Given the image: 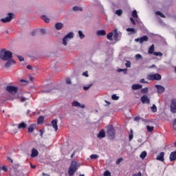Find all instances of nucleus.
<instances>
[{"mask_svg":"<svg viewBox=\"0 0 176 176\" xmlns=\"http://www.w3.org/2000/svg\"><path fill=\"white\" fill-rule=\"evenodd\" d=\"M13 57V53L10 51H8L6 50H2L0 53V58L3 61H8L5 67L6 68H9L12 64H16V61L12 59Z\"/></svg>","mask_w":176,"mask_h":176,"instance_id":"1","label":"nucleus"},{"mask_svg":"<svg viewBox=\"0 0 176 176\" xmlns=\"http://www.w3.org/2000/svg\"><path fill=\"white\" fill-rule=\"evenodd\" d=\"M77 170H78V162H76V161H72L68 169L69 175L74 176L75 173H76Z\"/></svg>","mask_w":176,"mask_h":176,"instance_id":"2","label":"nucleus"},{"mask_svg":"<svg viewBox=\"0 0 176 176\" xmlns=\"http://www.w3.org/2000/svg\"><path fill=\"white\" fill-rule=\"evenodd\" d=\"M107 137L110 138V140H113L115 138V128L112 126H109L107 131Z\"/></svg>","mask_w":176,"mask_h":176,"instance_id":"3","label":"nucleus"},{"mask_svg":"<svg viewBox=\"0 0 176 176\" xmlns=\"http://www.w3.org/2000/svg\"><path fill=\"white\" fill-rule=\"evenodd\" d=\"M148 80H160L162 76L159 74H149L147 76Z\"/></svg>","mask_w":176,"mask_h":176,"instance_id":"4","label":"nucleus"},{"mask_svg":"<svg viewBox=\"0 0 176 176\" xmlns=\"http://www.w3.org/2000/svg\"><path fill=\"white\" fill-rule=\"evenodd\" d=\"M72 38H74L73 32H69L68 34H67L63 39V43L64 46H67V45L68 44V40L72 39Z\"/></svg>","mask_w":176,"mask_h":176,"instance_id":"5","label":"nucleus"},{"mask_svg":"<svg viewBox=\"0 0 176 176\" xmlns=\"http://www.w3.org/2000/svg\"><path fill=\"white\" fill-rule=\"evenodd\" d=\"M148 41H149V38L146 35L135 39V42H140V45H142L144 42H148Z\"/></svg>","mask_w":176,"mask_h":176,"instance_id":"6","label":"nucleus"},{"mask_svg":"<svg viewBox=\"0 0 176 176\" xmlns=\"http://www.w3.org/2000/svg\"><path fill=\"white\" fill-rule=\"evenodd\" d=\"M6 90L10 93L11 94H16L17 93V87L13 86H7Z\"/></svg>","mask_w":176,"mask_h":176,"instance_id":"7","label":"nucleus"},{"mask_svg":"<svg viewBox=\"0 0 176 176\" xmlns=\"http://www.w3.org/2000/svg\"><path fill=\"white\" fill-rule=\"evenodd\" d=\"M13 19V13H8V16L1 19L2 23H10Z\"/></svg>","mask_w":176,"mask_h":176,"instance_id":"8","label":"nucleus"},{"mask_svg":"<svg viewBox=\"0 0 176 176\" xmlns=\"http://www.w3.org/2000/svg\"><path fill=\"white\" fill-rule=\"evenodd\" d=\"M170 111L173 113H176V100H172L170 102Z\"/></svg>","mask_w":176,"mask_h":176,"instance_id":"9","label":"nucleus"},{"mask_svg":"<svg viewBox=\"0 0 176 176\" xmlns=\"http://www.w3.org/2000/svg\"><path fill=\"white\" fill-rule=\"evenodd\" d=\"M155 87L157 89L158 94H162L166 91V89L162 85H155Z\"/></svg>","mask_w":176,"mask_h":176,"instance_id":"10","label":"nucleus"},{"mask_svg":"<svg viewBox=\"0 0 176 176\" xmlns=\"http://www.w3.org/2000/svg\"><path fill=\"white\" fill-rule=\"evenodd\" d=\"M141 101L142 104H149L151 102L149 98H148V96L146 95H144L143 96H142Z\"/></svg>","mask_w":176,"mask_h":176,"instance_id":"11","label":"nucleus"},{"mask_svg":"<svg viewBox=\"0 0 176 176\" xmlns=\"http://www.w3.org/2000/svg\"><path fill=\"white\" fill-rule=\"evenodd\" d=\"M51 123L53 129H54L55 131H57V130H58V126L57 125L58 120L57 119H54L51 122Z\"/></svg>","mask_w":176,"mask_h":176,"instance_id":"12","label":"nucleus"},{"mask_svg":"<svg viewBox=\"0 0 176 176\" xmlns=\"http://www.w3.org/2000/svg\"><path fill=\"white\" fill-rule=\"evenodd\" d=\"M160 162H164V152H161L156 157Z\"/></svg>","mask_w":176,"mask_h":176,"instance_id":"13","label":"nucleus"},{"mask_svg":"<svg viewBox=\"0 0 176 176\" xmlns=\"http://www.w3.org/2000/svg\"><path fill=\"white\" fill-rule=\"evenodd\" d=\"M64 27V24L62 23H56L55 24V28L57 30V31H60V30H63V28Z\"/></svg>","mask_w":176,"mask_h":176,"instance_id":"14","label":"nucleus"},{"mask_svg":"<svg viewBox=\"0 0 176 176\" xmlns=\"http://www.w3.org/2000/svg\"><path fill=\"white\" fill-rule=\"evenodd\" d=\"M38 155H39V152H38V150H36V148H32L31 157H36Z\"/></svg>","mask_w":176,"mask_h":176,"instance_id":"15","label":"nucleus"},{"mask_svg":"<svg viewBox=\"0 0 176 176\" xmlns=\"http://www.w3.org/2000/svg\"><path fill=\"white\" fill-rule=\"evenodd\" d=\"M18 129L19 130L27 129V124L25 123L24 122L19 123L18 125Z\"/></svg>","mask_w":176,"mask_h":176,"instance_id":"16","label":"nucleus"},{"mask_svg":"<svg viewBox=\"0 0 176 176\" xmlns=\"http://www.w3.org/2000/svg\"><path fill=\"white\" fill-rule=\"evenodd\" d=\"M98 138H105V131H104V129L100 130L98 134Z\"/></svg>","mask_w":176,"mask_h":176,"instance_id":"17","label":"nucleus"},{"mask_svg":"<svg viewBox=\"0 0 176 176\" xmlns=\"http://www.w3.org/2000/svg\"><path fill=\"white\" fill-rule=\"evenodd\" d=\"M72 106L73 107H79L80 108H85V104H82L79 103L78 101H74L72 102Z\"/></svg>","mask_w":176,"mask_h":176,"instance_id":"18","label":"nucleus"},{"mask_svg":"<svg viewBox=\"0 0 176 176\" xmlns=\"http://www.w3.org/2000/svg\"><path fill=\"white\" fill-rule=\"evenodd\" d=\"M170 162H174V160H176V151L170 153Z\"/></svg>","mask_w":176,"mask_h":176,"instance_id":"19","label":"nucleus"},{"mask_svg":"<svg viewBox=\"0 0 176 176\" xmlns=\"http://www.w3.org/2000/svg\"><path fill=\"white\" fill-rule=\"evenodd\" d=\"M97 35L98 36H104L107 35V32H105L104 30H98L97 32Z\"/></svg>","mask_w":176,"mask_h":176,"instance_id":"20","label":"nucleus"},{"mask_svg":"<svg viewBox=\"0 0 176 176\" xmlns=\"http://www.w3.org/2000/svg\"><path fill=\"white\" fill-rule=\"evenodd\" d=\"M139 89H142V86L140 84H134L132 85V90H139Z\"/></svg>","mask_w":176,"mask_h":176,"instance_id":"21","label":"nucleus"},{"mask_svg":"<svg viewBox=\"0 0 176 176\" xmlns=\"http://www.w3.org/2000/svg\"><path fill=\"white\" fill-rule=\"evenodd\" d=\"M148 54H154L155 53V45L153 44L150 46L148 51Z\"/></svg>","mask_w":176,"mask_h":176,"instance_id":"22","label":"nucleus"},{"mask_svg":"<svg viewBox=\"0 0 176 176\" xmlns=\"http://www.w3.org/2000/svg\"><path fill=\"white\" fill-rule=\"evenodd\" d=\"M44 120H45V117H43L42 116L38 117V118L37 120L38 124H42V123H43Z\"/></svg>","mask_w":176,"mask_h":176,"instance_id":"23","label":"nucleus"},{"mask_svg":"<svg viewBox=\"0 0 176 176\" xmlns=\"http://www.w3.org/2000/svg\"><path fill=\"white\" fill-rule=\"evenodd\" d=\"M41 19L45 21V23H50V19L47 18V16H46L45 15L41 16Z\"/></svg>","mask_w":176,"mask_h":176,"instance_id":"24","label":"nucleus"},{"mask_svg":"<svg viewBox=\"0 0 176 176\" xmlns=\"http://www.w3.org/2000/svg\"><path fill=\"white\" fill-rule=\"evenodd\" d=\"M113 36V33L112 32H109L107 35V38L109 41H113V38H112Z\"/></svg>","mask_w":176,"mask_h":176,"instance_id":"25","label":"nucleus"},{"mask_svg":"<svg viewBox=\"0 0 176 176\" xmlns=\"http://www.w3.org/2000/svg\"><path fill=\"white\" fill-rule=\"evenodd\" d=\"M73 10L74 12H78V11L82 12V11H83V8H82L81 7H78V6H74L73 8Z\"/></svg>","mask_w":176,"mask_h":176,"instance_id":"26","label":"nucleus"},{"mask_svg":"<svg viewBox=\"0 0 176 176\" xmlns=\"http://www.w3.org/2000/svg\"><path fill=\"white\" fill-rule=\"evenodd\" d=\"M146 129H147V131H148V133H152V131H153V130H155V127L151 126H149V125H147V126H146Z\"/></svg>","mask_w":176,"mask_h":176,"instance_id":"27","label":"nucleus"},{"mask_svg":"<svg viewBox=\"0 0 176 176\" xmlns=\"http://www.w3.org/2000/svg\"><path fill=\"white\" fill-rule=\"evenodd\" d=\"M155 14L160 16V17H162V19H166V15L162 13L160 11H157L155 12Z\"/></svg>","mask_w":176,"mask_h":176,"instance_id":"28","label":"nucleus"},{"mask_svg":"<svg viewBox=\"0 0 176 176\" xmlns=\"http://www.w3.org/2000/svg\"><path fill=\"white\" fill-rule=\"evenodd\" d=\"M34 124H31L29 127H28V131L29 133H32L34 130Z\"/></svg>","mask_w":176,"mask_h":176,"instance_id":"29","label":"nucleus"},{"mask_svg":"<svg viewBox=\"0 0 176 176\" xmlns=\"http://www.w3.org/2000/svg\"><path fill=\"white\" fill-rule=\"evenodd\" d=\"M119 37V33H118V30L115 29L114 30V34H113V38L115 39H118V38Z\"/></svg>","mask_w":176,"mask_h":176,"instance_id":"30","label":"nucleus"},{"mask_svg":"<svg viewBox=\"0 0 176 176\" xmlns=\"http://www.w3.org/2000/svg\"><path fill=\"white\" fill-rule=\"evenodd\" d=\"M116 14H117V16H121L123 14V10L121 9L116 10Z\"/></svg>","mask_w":176,"mask_h":176,"instance_id":"31","label":"nucleus"},{"mask_svg":"<svg viewBox=\"0 0 176 176\" xmlns=\"http://www.w3.org/2000/svg\"><path fill=\"white\" fill-rule=\"evenodd\" d=\"M132 16L135 19H138V14H137V10H134L132 12Z\"/></svg>","mask_w":176,"mask_h":176,"instance_id":"32","label":"nucleus"},{"mask_svg":"<svg viewBox=\"0 0 176 176\" xmlns=\"http://www.w3.org/2000/svg\"><path fill=\"white\" fill-rule=\"evenodd\" d=\"M148 87H145L141 89V93H142V94H148Z\"/></svg>","mask_w":176,"mask_h":176,"instance_id":"33","label":"nucleus"},{"mask_svg":"<svg viewBox=\"0 0 176 176\" xmlns=\"http://www.w3.org/2000/svg\"><path fill=\"white\" fill-rule=\"evenodd\" d=\"M126 31L128 32H134V34H135V32H137V31H135V29L130 28H126Z\"/></svg>","mask_w":176,"mask_h":176,"instance_id":"34","label":"nucleus"},{"mask_svg":"<svg viewBox=\"0 0 176 176\" xmlns=\"http://www.w3.org/2000/svg\"><path fill=\"white\" fill-rule=\"evenodd\" d=\"M78 35L80 39H83L85 38V34H83V32L80 30L78 31Z\"/></svg>","mask_w":176,"mask_h":176,"instance_id":"35","label":"nucleus"},{"mask_svg":"<svg viewBox=\"0 0 176 176\" xmlns=\"http://www.w3.org/2000/svg\"><path fill=\"white\" fill-rule=\"evenodd\" d=\"M144 157H146V151H143L140 154V158L144 159Z\"/></svg>","mask_w":176,"mask_h":176,"instance_id":"36","label":"nucleus"},{"mask_svg":"<svg viewBox=\"0 0 176 176\" xmlns=\"http://www.w3.org/2000/svg\"><path fill=\"white\" fill-rule=\"evenodd\" d=\"M112 100H114V101H116L119 100V96H116V94H113L111 96Z\"/></svg>","mask_w":176,"mask_h":176,"instance_id":"37","label":"nucleus"},{"mask_svg":"<svg viewBox=\"0 0 176 176\" xmlns=\"http://www.w3.org/2000/svg\"><path fill=\"white\" fill-rule=\"evenodd\" d=\"M151 111L152 112L157 111V107H156V105L153 104V107H151Z\"/></svg>","mask_w":176,"mask_h":176,"instance_id":"38","label":"nucleus"},{"mask_svg":"<svg viewBox=\"0 0 176 176\" xmlns=\"http://www.w3.org/2000/svg\"><path fill=\"white\" fill-rule=\"evenodd\" d=\"M153 54L154 56H159L160 57H162V56H163V54L160 52H155Z\"/></svg>","mask_w":176,"mask_h":176,"instance_id":"39","label":"nucleus"},{"mask_svg":"<svg viewBox=\"0 0 176 176\" xmlns=\"http://www.w3.org/2000/svg\"><path fill=\"white\" fill-rule=\"evenodd\" d=\"M118 72H124V74H127V69H117Z\"/></svg>","mask_w":176,"mask_h":176,"instance_id":"40","label":"nucleus"},{"mask_svg":"<svg viewBox=\"0 0 176 176\" xmlns=\"http://www.w3.org/2000/svg\"><path fill=\"white\" fill-rule=\"evenodd\" d=\"M125 66L126 68H130L131 67V62L126 61V63H125Z\"/></svg>","mask_w":176,"mask_h":176,"instance_id":"41","label":"nucleus"},{"mask_svg":"<svg viewBox=\"0 0 176 176\" xmlns=\"http://www.w3.org/2000/svg\"><path fill=\"white\" fill-rule=\"evenodd\" d=\"M91 86H93V84H90L88 86H85L83 87V89L84 90H89Z\"/></svg>","mask_w":176,"mask_h":176,"instance_id":"42","label":"nucleus"},{"mask_svg":"<svg viewBox=\"0 0 176 176\" xmlns=\"http://www.w3.org/2000/svg\"><path fill=\"white\" fill-rule=\"evenodd\" d=\"M98 155H96V154H92L90 155V159H98Z\"/></svg>","mask_w":176,"mask_h":176,"instance_id":"43","label":"nucleus"},{"mask_svg":"<svg viewBox=\"0 0 176 176\" xmlns=\"http://www.w3.org/2000/svg\"><path fill=\"white\" fill-rule=\"evenodd\" d=\"M45 133V128H43L42 129L40 130V135L42 138L43 137V133Z\"/></svg>","mask_w":176,"mask_h":176,"instance_id":"44","label":"nucleus"},{"mask_svg":"<svg viewBox=\"0 0 176 176\" xmlns=\"http://www.w3.org/2000/svg\"><path fill=\"white\" fill-rule=\"evenodd\" d=\"M104 176H111V172H109V170H106L104 173Z\"/></svg>","mask_w":176,"mask_h":176,"instance_id":"45","label":"nucleus"},{"mask_svg":"<svg viewBox=\"0 0 176 176\" xmlns=\"http://www.w3.org/2000/svg\"><path fill=\"white\" fill-rule=\"evenodd\" d=\"M123 160L122 157H120L117 161H116V164H120L122 163V161Z\"/></svg>","mask_w":176,"mask_h":176,"instance_id":"46","label":"nucleus"},{"mask_svg":"<svg viewBox=\"0 0 176 176\" xmlns=\"http://www.w3.org/2000/svg\"><path fill=\"white\" fill-rule=\"evenodd\" d=\"M135 58H137V60H140V58H142V56H141V54H136L135 55Z\"/></svg>","mask_w":176,"mask_h":176,"instance_id":"47","label":"nucleus"},{"mask_svg":"<svg viewBox=\"0 0 176 176\" xmlns=\"http://www.w3.org/2000/svg\"><path fill=\"white\" fill-rule=\"evenodd\" d=\"M173 126L174 130H176V119H175V120H173Z\"/></svg>","mask_w":176,"mask_h":176,"instance_id":"48","label":"nucleus"},{"mask_svg":"<svg viewBox=\"0 0 176 176\" xmlns=\"http://www.w3.org/2000/svg\"><path fill=\"white\" fill-rule=\"evenodd\" d=\"M19 61H24V58L21 56H17Z\"/></svg>","mask_w":176,"mask_h":176,"instance_id":"49","label":"nucleus"},{"mask_svg":"<svg viewBox=\"0 0 176 176\" xmlns=\"http://www.w3.org/2000/svg\"><path fill=\"white\" fill-rule=\"evenodd\" d=\"M130 21L132 23L133 25H135V21L133 18H130Z\"/></svg>","mask_w":176,"mask_h":176,"instance_id":"50","label":"nucleus"},{"mask_svg":"<svg viewBox=\"0 0 176 176\" xmlns=\"http://www.w3.org/2000/svg\"><path fill=\"white\" fill-rule=\"evenodd\" d=\"M66 83L67 85H71V78H67L66 79Z\"/></svg>","mask_w":176,"mask_h":176,"instance_id":"51","label":"nucleus"},{"mask_svg":"<svg viewBox=\"0 0 176 176\" xmlns=\"http://www.w3.org/2000/svg\"><path fill=\"white\" fill-rule=\"evenodd\" d=\"M132 176H142V174H141V172H138V174H133Z\"/></svg>","mask_w":176,"mask_h":176,"instance_id":"52","label":"nucleus"},{"mask_svg":"<svg viewBox=\"0 0 176 176\" xmlns=\"http://www.w3.org/2000/svg\"><path fill=\"white\" fill-rule=\"evenodd\" d=\"M1 168H2V170H3V171H5V172L8 171V168H7L6 166H3Z\"/></svg>","mask_w":176,"mask_h":176,"instance_id":"53","label":"nucleus"},{"mask_svg":"<svg viewBox=\"0 0 176 176\" xmlns=\"http://www.w3.org/2000/svg\"><path fill=\"white\" fill-rule=\"evenodd\" d=\"M140 83H148V82L145 81V79L142 78L140 80Z\"/></svg>","mask_w":176,"mask_h":176,"instance_id":"54","label":"nucleus"},{"mask_svg":"<svg viewBox=\"0 0 176 176\" xmlns=\"http://www.w3.org/2000/svg\"><path fill=\"white\" fill-rule=\"evenodd\" d=\"M82 75H83L84 76H86V77L87 78V76H89V73H87V72H83V73H82Z\"/></svg>","mask_w":176,"mask_h":176,"instance_id":"55","label":"nucleus"},{"mask_svg":"<svg viewBox=\"0 0 176 176\" xmlns=\"http://www.w3.org/2000/svg\"><path fill=\"white\" fill-rule=\"evenodd\" d=\"M41 34H46V30L45 29H41Z\"/></svg>","mask_w":176,"mask_h":176,"instance_id":"56","label":"nucleus"},{"mask_svg":"<svg viewBox=\"0 0 176 176\" xmlns=\"http://www.w3.org/2000/svg\"><path fill=\"white\" fill-rule=\"evenodd\" d=\"M35 35H36V32L33 31V32H31V36H35Z\"/></svg>","mask_w":176,"mask_h":176,"instance_id":"57","label":"nucleus"},{"mask_svg":"<svg viewBox=\"0 0 176 176\" xmlns=\"http://www.w3.org/2000/svg\"><path fill=\"white\" fill-rule=\"evenodd\" d=\"M133 134L129 135V141H131V140H133Z\"/></svg>","mask_w":176,"mask_h":176,"instance_id":"58","label":"nucleus"},{"mask_svg":"<svg viewBox=\"0 0 176 176\" xmlns=\"http://www.w3.org/2000/svg\"><path fill=\"white\" fill-rule=\"evenodd\" d=\"M31 168H36V166L32 165V164H30Z\"/></svg>","mask_w":176,"mask_h":176,"instance_id":"59","label":"nucleus"},{"mask_svg":"<svg viewBox=\"0 0 176 176\" xmlns=\"http://www.w3.org/2000/svg\"><path fill=\"white\" fill-rule=\"evenodd\" d=\"M139 120H140L139 117H135L134 118V120H135V122H138Z\"/></svg>","mask_w":176,"mask_h":176,"instance_id":"60","label":"nucleus"},{"mask_svg":"<svg viewBox=\"0 0 176 176\" xmlns=\"http://www.w3.org/2000/svg\"><path fill=\"white\" fill-rule=\"evenodd\" d=\"M27 68H28V69H32V66H31V65H28V66H27Z\"/></svg>","mask_w":176,"mask_h":176,"instance_id":"61","label":"nucleus"},{"mask_svg":"<svg viewBox=\"0 0 176 176\" xmlns=\"http://www.w3.org/2000/svg\"><path fill=\"white\" fill-rule=\"evenodd\" d=\"M21 102H24V101H25V98H21Z\"/></svg>","mask_w":176,"mask_h":176,"instance_id":"62","label":"nucleus"},{"mask_svg":"<svg viewBox=\"0 0 176 176\" xmlns=\"http://www.w3.org/2000/svg\"><path fill=\"white\" fill-rule=\"evenodd\" d=\"M74 156H75V152H74V153L72 154L71 157L72 158V157H74Z\"/></svg>","mask_w":176,"mask_h":176,"instance_id":"63","label":"nucleus"},{"mask_svg":"<svg viewBox=\"0 0 176 176\" xmlns=\"http://www.w3.org/2000/svg\"><path fill=\"white\" fill-rule=\"evenodd\" d=\"M30 112H31V111L28 110V111H27V115H30Z\"/></svg>","mask_w":176,"mask_h":176,"instance_id":"64","label":"nucleus"}]
</instances>
